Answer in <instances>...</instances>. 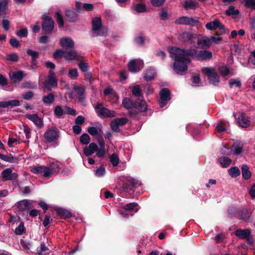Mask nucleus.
Returning <instances> with one entry per match:
<instances>
[{
	"label": "nucleus",
	"instance_id": "nucleus-45",
	"mask_svg": "<svg viewBox=\"0 0 255 255\" xmlns=\"http://www.w3.org/2000/svg\"><path fill=\"white\" fill-rule=\"evenodd\" d=\"M5 59L7 61L17 62L18 60V56L15 53L7 54L6 55Z\"/></svg>",
	"mask_w": 255,
	"mask_h": 255
},
{
	"label": "nucleus",
	"instance_id": "nucleus-5",
	"mask_svg": "<svg viewBox=\"0 0 255 255\" xmlns=\"http://www.w3.org/2000/svg\"><path fill=\"white\" fill-rule=\"evenodd\" d=\"M96 112L101 118H112L116 116V113L103 107L100 103H97L94 106Z\"/></svg>",
	"mask_w": 255,
	"mask_h": 255
},
{
	"label": "nucleus",
	"instance_id": "nucleus-10",
	"mask_svg": "<svg viewBox=\"0 0 255 255\" xmlns=\"http://www.w3.org/2000/svg\"><path fill=\"white\" fill-rule=\"evenodd\" d=\"M31 171L34 174H42L43 176L45 178H49L52 176L48 166H33Z\"/></svg>",
	"mask_w": 255,
	"mask_h": 255
},
{
	"label": "nucleus",
	"instance_id": "nucleus-58",
	"mask_svg": "<svg viewBox=\"0 0 255 255\" xmlns=\"http://www.w3.org/2000/svg\"><path fill=\"white\" fill-rule=\"evenodd\" d=\"M244 1L247 7L255 9V0H244Z\"/></svg>",
	"mask_w": 255,
	"mask_h": 255
},
{
	"label": "nucleus",
	"instance_id": "nucleus-13",
	"mask_svg": "<svg viewBox=\"0 0 255 255\" xmlns=\"http://www.w3.org/2000/svg\"><path fill=\"white\" fill-rule=\"evenodd\" d=\"M160 100L158 101L160 107H163L167 104V102L170 100V92L167 88L162 89L160 93Z\"/></svg>",
	"mask_w": 255,
	"mask_h": 255
},
{
	"label": "nucleus",
	"instance_id": "nucleus-14",
	"mask_svg": "<svg viewBox=\"0 0 255 255\" xmlns=\"http://www.w3.org/2000/svg\"><path fill=\"white\" fill-rule=\"evenodd\" d=\"M128 122V120L126 118H118L112 121L110 124L112 129L115 132H120L119 126H124Z\"/></svg>",
	"mask_w": 255,
	"mask_h": 255
},
{
	"label": "nucleus",
	"instance_id": "nucleus-32",
	"mask_svg": "<svg viewBox=\"0 0 255 255\" xmlns=\"http://www.w3.org/2000/svg\"><path fill=\"white\" fill-rule=\"evenodd\" d=\"M77 15L75 11L71 10H68L66 11V18L70 21H75L77 19Z\"/></svg>",
	"mask_w": 255,
	"mask_h": 255
},
{
	"label": "nucleus",
	"instance_id": "nucleus-51",
	"mask_svg": "<svg viewBox=\"0 0 255 255\" xmlns=\"http://www.w3.org/2000/svg\"><path fill=\"white\" fill-rule=\"evenodd\" d=\"M110 161L111 162L113 166H116L119 163V159L117 155L114 153L110 157Z\"/></svg>",
	"mask_w": 255,
	"mask_h": 255
},
{
	"label": "nucleus",
	"instance_id": "nucleus-22",
	"mask_svg": "<svg viewBox=\"0 0 255 255\" xmlns=\"http://www.w3.org/2000/svg\"><path fill=\"white\" fill-rule=\"evenodd\" d=\"M10 80L13 83L19 82L23 78V72L22 71H18L17 72H12L9 74Z\"/></svg>",
	"mask_w": 255,
	"mask_h": 255
},
{
	"label": "nucleus",
	"instance_id": "nucleus-31",
	"mask_svg": "<svg viewBox=\"0 0 255 255\" xmlns=\"http://www.w3.org/2000/svg\"><path fill=\"white\" fill-rule=\"evenodd\" d=\"M48 81L49 85L52 87H56L57 85V80L53 71L50 70L48 76Z\"/></svg>",
	"mask_w": 255,
	"mask_h": 255
},
{
	"label": "nucleus",
	"instance_id": "nucleus-27",
	"mask_svg": "<svg viewBox=\"0 0 255 255\" xmlns=\"http://www.w3.org/2000/svg\"><path fill=\"white\" fill-rule=\"evenodd\" d=\"M212 58V53L207 50H201L199 52L198 59L209 60Z\"/></svg>",
	"mask_w": 255,
	"mask_h": 255
},
{
	"label": "nucleus",
	"instance_id": "nucleus-17",
	"mask_svg": "<svg viewBox=\"0 0 255 255\" xmlns=\"http://www.w3.org/2000/svg\"><path fill=\"white\" fill-rule=\"evenodd\" d=\"M238 123L240 126L243 128H247L251 125V122L248 117L244 113H242L237 119Z\"/></svg>",
	"mask_w": 255,
	"mask_h": 255
},
{
	"label": "nucleus",
	"instance_id": "nucleus-8",
	"mask_svg": "<svg viewBox=\"0 0 255 255\" xmlns=\"http://www.w3.org/2000/svg\"><path fill=\"white\" fill-rule=\"evenodd\" d=\"M236 236L242 239H246L247 243L253 245L254 243V238L251 236V231L250 229H238L235 232Z\"/></svg>",
	"mask_w": 255,
	"mask_h": 255
},
{
	"label": "nucleus",
	"instance_id": "nucleus-53",
	"mask_svg": "<svg viewBox=\"0 0 255 255\" xmlns=\"http://www.w3.org/2000/svg\"><path fill=\"white\" fill-rule=\"evenodd\" d=\"M105 173V168L103 166H101L98 169H97L95 171V174L97 177H102Z\"/></svg>",
	"mask_w": 255,
	"mask_h": 255
},
{
	"label": "nucleus",
	"instance_id": "nucleus-1",
	"mask_svg": "<svg viewBox=\"0 0 255 255\" xmlns=\"http://www.w3.org/2000/svg\"><path fill=\"white\" fill-rule=\"evenodd\" d=\"M168 51L170 57L175 61L173 68L177 73L187 70V64L190 63L191 60L187 56L197 58L199 52L196 49L184 50L176 47H169Z\"/></svg>",
	"mask_w": 255,
	"mask_h": 255
},
{
	"label": "nucleus",
	"instance_id": "nucleus-63",
	"mask_svg": "<svg viewBox=\"0 0 255 255\" xmlns=\"http://www.w3.org/2000/svg\"><path fill=\"white\" fill-rule=\"evenodd\" d=\"M8 106L13 108L14 107H17L20 105V102L17 100H12L8 101Z\"/></svg>",
	"mask_w": 255,
	"mask_h": 255
},
{
	"label": "nucleus",
	"instance_id": "nucleus-60",
	"mask_svg": "<svg viewBox=\"0 0 255 255\" xmlns=\"http://www.w3.org/2000/svg\"><path fill=\"white\" fill-rule=\"evenodd\" d=\"M9 43L13 48H18L20 46L19 41L15 38H11Z\"/></svg>",
	"mask_w": 255,
	"mask_h": 255
},
{
	"label": "nucleus",
	"instance_id": "nucleus-3",
	"mask_svg": "<svg viewBox=\"0 0 255 255\" xmlns=\"http://www.w3.org/2000/svg\"><path fill=\"white\" fill-rule=\"evenodd\" d=\"M183 36L185 38H186L191 44H194L197 43L196 45H194L196 48H204L210 46L209 37H203L201 35L196 34H192L188 32L184 33Z\"/></svg>",
	"mask_w": 255,
	"mask_h": 255
},
{
	"label": "nucleus",
	"instance_id": "nucleus-11",
	"mask_svg": "<svg viewBox=\"0 0 255 255\" xmlns=\"http://www.w3.org/2000/svg\"><path fill=\"white\" fill-rule=\"evenodd\" d=\"M54 21L48 15L44 14L43 15V22L42 28L46 33L51 32L54 28Z\"/></svg>",
	"mask_w": 255,
	"mask_h": 255
},
{
	"label": "nucleus",
	"instance_id": "nucleus-6",
	"mask_svg": "<svg viewBox=\"0 0 255 255\" xmlns=\"http://www.w3.org/2000/svg\"><path fill=\"white\" fill-rule=\"evenodd\" d=\"M202 71L208 76L211 84L214 85L218 84L219 82V76L214 68L205 67L202 69Z\"/></svg>",
	"mask_w": 255,
	"mask_h": 255
},
{
	"label": "nucleus",
	"instance_id": "nucleus-12",
	"mask_svg": "<svg viewBox=\"0 0 255 255\" xmlns=\"http://www.w3.org/2000/svg\"><path fill=\"white\" fill-rule=\"evenodd\" d=\"M205 27L207 29L209 30H215L216 28H219L221 31V32H225L226 31L225 26L222 24L219 19L217 18L207 23L205 25Z\"/></svg>",
	"mask_w": 255,
	"mask_h": 255
},
{
	"label": "nucleus",
	"instance_id": "nucleus-20",
	"mask_svg": "<svg viewBox=\"0 0 255 255\" xmlns=\"http://www.w3.org/2000/svg\"><path fill=\"white\" fill-rule=\"evenodd\" d=\"M98 150V146L95 142L90 143L89 146H86L83 149L84 153L87 156L91 155L95 152H97Z\"/></svg>",
	"mask_w": 255,
	"mask_h": 255
},
{
	"label": "nucleus",
	"instance_id": "nucleus-23",
	"mask_svg": "<svg viewBox=\"0 0 255 255\" xmlns=\"http://www.w3.org/2000/svg\"><path fill=\"white\" fill-rule=\"evenodd\" d=\"M26 117L29 120L31 121L36 126L41 128L43 126V122L42 119L38 117L37 114H28Z\"/></svg>",
	"mask_w": 255,
	"mask_h": 255
},
{
	"label": "nucleus",
	"instance_id": "nucleus-19",
	"mask_svg": "<svg viewBox=\"0 0 255 255\" xmlns=\"http://www.w3.org/2000/svg\"><path fill=\"white\" fill-rule=\"evenodd\" d=\"M87 131L92 136H97L98 138H102L103 131L102 127L100 125L96 127H90L88 128Z\"/></svg>",
	"mask_w": 255,
	"mask_h": 255
},
{
	"label": "nucleus",
	"instance_id": "nucleus-39",
	"mask_svg": "<svg viewBox=\"0 0 255 255\" xmlns=\"http://www.w3.org/2000/svg\"><path fill=\"white\" fill-rule=\"evenodd\" d=\"M251 212L247 210H244L240 213V218L241 219L249 221L251 217Z\"/></svg>",
	"mask_w": 255,
	"mask_h": 255
},
{
	"label": "nucleus",
	"instance_id": "nucleus-34",
	"mask_svg": "<svg viewBox=\"0 0 255 255\" xmlns=\"http://www.w3.org/2000/svg\"><path fill=\"white\" fill-rule=\"evenodd\" d=\"M219 161L223 167H227L232 162V160L228 157L222 156L219 158Z\"/></svg>",
	"mask_w": 255,
	"mask_h": 255
},
{
	"label": "nucleus",
	"instance_id": "nucleus-56",
	"mask_svg": "<svg viewBox=\"0 0 255 255\" xmlns=\"http://www.w3.org/2000/svg\"><path fill=\"white\" fill-rule=\"evenodd\" d=\"M229 84L231 88L234 87H239L241 85V81L239 80L231 79L230 80Z\"/></svg>",
	"mask_w": 255,
	"mask_h": 255
},
{
	"label": "nucleus",
	"instance_id": "nucleus-15",
	"mask_svg": "<svg viewBox=\"0 0 255 255\" xmlns=\"http://www.w3.org/2000/svg\"><path fill=\"white\" fill-rule=\"evenodd\" d=\"M2 180L3 181L7 180H14L17 177V174L16 173H13L11 168H6L2 171L1 173Z\"/></svg>",
	"mask_w": 255,
	"mask_h": 255
},
{
	"label": "nucleus",
	"instance_id": "nucleus-43",
	"mask_svg": "<svg viewBox=\"0 0 255 255\" xmlns=\"http://www.w3.org/2000/svg\"><path fill=\"white\" fill-rule=\"evenodd\" d=\"M80 142L83 144H88L90 142V137L87 133L82 134L80 138Z\"/></svg>",
	"mask_w": 255,
	"mask_h": 255
},
{
	"label": "nucleus",
	"instance_id": "nucleus-49",
	"mask_svg": "<svg viewBox=\"0 0 255 255\" xmlns=\"http://www.w3.org/2000/svg\"><path fill=\"white\" fill-rule=\"evenodd\" d=\"M54 113L56 116L61 117L64 113V112L60 106H56L54 108Z\"/></svg>",
	"mask_w": 255,
	"mask_h": 255
},
{
	"label": "nucleus",
	"instance_id": "nucleus-29",
	"mask_svg": "<svg viewBox=\"0 0 255 255\" xmlns=\"http://www.w3.org/2000/svg\"><path fill=\"white\" fill-rule=\"evenodd\" d=\"M155 75V72L154 69L150 68L144 73V79L146 81H150L154 79Z\"/></svg>",
	"mask_w": 255,
	"mask_h": 255
},
{
	"label": "nucleus",
	"instance_id": "nucleus-4",
	"mask_svg": "<svg viewBox=\"0 0 255 255\" xmlns=\"http://www.w3.org/2000/svg\"><path fill=\"white\" fill-rule=\"evenodd\" d=\"M93 36H97L102 35L106 36L108 32L107 28L102 27L101 19L99 17H95L93 19Z\"/></svg>",
	"mask_w": 255,
	"mask_h": 255
},
{
	"label": "nucleus",
	"instance_id": "nucleus-9",
	"mask_svg": "<svg viewBox=\"0 0 255 255\" xmlns=\"http://www.w3.org/2000/svg\"><path fill=\"white\" fill-rule=\"evenodd\" d=\"M130 72L136 73L139 71L143 67V62L140 59L131 60L128 64Z\"/></svg>",
	"mask_w": 255,
	"mask_h": 255
},
{
	"label": "nucleus",
	"instance_id": "nucleus-40",
	"mask_svg": "<svg viewBox=\"0 0 255 255\" xmlns=\"http://www.w3.org/2000/svg\"><path fill=\"white\" fill-rule=\"evenodd\" d=\"M119 213L125 218L128 217L129 216H132L133 213H130L125 206L120 208Z\"/></svg>",
	"mask_w": 255,
	"mask_h": 255
},
{
	"label": "nucleus",
	"instance_id": "nucleus-30",
	"mask_svg": "<svg viewBox=\"0 0 255 255\" xmlns=\"http://www.w3.org/2000/svg\"><path fill=\"white\" fill-rule=\"evenodd\" d=\"M242 173L243 178L245 180L249 179L252 175L249 167L247 165H243L242 167Z\"/></svg>",
	"mask_w": 255,
	"mask_h": 255
},
{
	"label": "nucleus",
	"instance_id": "nucleus-57",
	"mask_svg": "<svg viewBox=\"0 0 255 255\" xmlns=\"http://www.w3.org/2000/svg\"><path fill=\"white\" fill-rule=\"evenodd\" d=\"M27 29L26 28H23L17 32L16 35L20 38L25 37L27 36Z\"/></svg>",
	"mask_w": 255,
	"mask_h": 255
},
{
	"label": "nucleus",
	"instance_id": "nucleus-44",
	"mask_svg": "<svg viewBox=\"0 0 255 255\" xmlns=\"http://www.w3.org/2000/svg\"><path fill=\"white\" fill-rule=\"evenodd\" d=\"M210 41V45L213 43L216 44H219L220 42L222 40V38L219 36L218 34H217L215 36H212L210 38H209Z\"/></svg>",
	"mask_w": 255,
	"mask_h": 255
},
{
	"label": "nucleus",
	"instance_id": "nucleus-38",
	"mask_svg": "<svg viewBox=\"0 0 255 255\" xmlns=\"http://www.w3.org/2000/svg\"><path fill=\"white\" fill-rule=\"evenodd\" d=\"M57 213L61 218H69L72 216L71 213L65 209H59Z\"/></svg>",
	"mask_w": 255,
	"mask_h": 255
},
{
	"label": "nucleus",
	"instance_id": "nucleus-28",
	"mask_svg": "<svg viewBox=\"0 0 255 255\" xmlns=\"http://www.w3.org/2000/svg\"><path fill=\"white\" fill-rule=\"evenodd\" d=\"M194 22V20L190 17L182 16L175 20V23L177 24H190Z\"/></svg>",
	"mask_w": 255,
	"mask_h": 255
},
{
	"label": "nucleus",
	"instance_id": "nucleus-18",
	"mask_svg": "<svg viewBox=\"0 0 255 255\" xmlns=\"http://www.w3.org/2000/svg\"><path fill=\"white\" fill-rule=\"evenodd\" d=\"M98 143L99 145V148H98V150L97 152H96V156L99 158H102L104 157L106 154V150L105 147V143L102 136V138H99Z\"/></svg>",
	"mask_w": 255,
	"mask_h": 255
},
{
	"label": "nucleus",
	"instance_id": "nucleus-33",
	"mask_svg": "<svg viewBox=\"0 0 255 255\" xmlns=\"http://www.w3.org/2000/svg\"><path fill=\"white\" fill-rule=\"evenodd\" d=\"M55 96L52 93H49L47 95L42 98V102L46 105H50L54 101Z\"/></svg>",
	"mask_w": 255,
	"mask_h": 255
},
{
	"label": "nucleus",
	"instance_id": "nucleus-42",
	"mask_svg": "<svg viewBox=\"0 0 255 255\" xmlns=\"http://www.w3.org/2000/svg\"><path fill=\"white\" fill-rule=\"evenodd\" d=\"M226 14L229 16L237 15L239 14V10L235 9L233 5L229 6V8L226 10Z\"/></svg>",
	"mask_w": 255,
	"mask_h": 255
},
{
	"label": "nucleus",
	"instance_id": "nucleus-50",
	"mask_svg": "<svg viewBox=\"0 0 255 255\" xmlns=\"http://www.w3.org/2000/svg\"><path fill=\"white\" fill-rule=\"evenodd\" d=\"M56 20H57V23L59 25V26L60 27H63L64 26V21L63 19V17H62V15H61L59 11H58L56 12Z\"/></svg>",
	"mask_w": 255,
	"mask_h": 255
},
{
	"label": "nucleus",
	"instance_id": "nucleus-25",
	"mask_svg": "<svg viewBox=\"0 0 255 255\" xmlns=\"http://www.w3.org/2000/svg\"><path fill=\"white\" fill-rule=\"evenodd\" d=\"M60 165L61 163L58 161L51 162L49 163L48 167L52 175L59 171L61 169Z\"/></svg>",
	"mask_w": 255,
	"mask_h": 255
},
{
	"label": "nucleus",
	"instance_id": "nucleus-46",
	"mask_svg": "<svg viewBox=\"0 0 255 255\" xmlns=\"http://www.w3.org/2000/svg\"><path fill=\"white\" fill-rule=\"evenodd\" d=\"M197 5V2L195 1H186L184 3V7L186 8L194 9Z\"/></svg>",
	"mask_w": 255,
	"mask_h": 255
},
{
	"label": "nucleus",
	"instance_id": "nucleus-2",
	"mask_svg": "<svg viewBox=\"0 0 255 255\" xmlns=\"http://www.w3.org/2000/svg\"><path fill=\"white\" fill-rule=\"evenodd\" d=\"M122 104L124 108L129 110L131 117L140 112H144L147 109V106L144 101L140 100L133 103L130 98H125L123 100Z\"/></svg>",
	"mask_w": 255,
	"mask_h": 255
},
{
	"label": "nucleus",
	"instance_id": "nucleus-36",
	"mask_svg": "<svg viewBox=\"0 0 255 255\" xmlns=\"http://www.w3.org/2000/svg\"><path fill=\"white\" fill-rule=\"evenodd\" d=\"M7 4L6 0L0 1V15H3L6 14Z\"/></svg>",
	"mask_w": 255,
	"mask_h": 255
},
{
	"label": "nucleus",
	"instance_id": "nucleus-54",
	"mask_svg": "<svg viewBox=\"0 0 255 255\" xmlns=\"http://www.w3.org/2000/svg\"><path fill=\"white\" fill-rule=\"evenodd\" d=\"M65 54V51H63L61 49H59L56 50L53 54V57L55 59H60L62 57H64Z\"/></svg>",
	"mask_w": 255,
	"mask_h": 255
},
{
	"label": "nucleus",
	"instance_id": "nucleus-41",
	"mask_svg": "<svg viewBox=\"0 0 255 255\" xmlns=\"http://www.w3.org/2000/svg\"><path fill=\"white\" fill-rule=\"evenodd\" d=\"M134 9L138 13L144 12L146 11V7L143 3H137L134 5Z\"/></svg>",
	"mask_w": 255,
	"mask_h": 255
},
{
	"label": "nucleus",
	"instance_id": "nucleus-21",
	"mask_svg": "<svg viewBox=\"0 0 255 255\" xmlns=\"http://www.w3.org/2000/svg\"><path fill=\"white\" fill-rule=\"evenodd\" d=\"M60 45L63 48L68 49L73 47L74 42L71 38L63 37L60 40Z\"/></svg>",
	"mask_w": 255,
	"mask_h": 255
},
{
	"label": "nucleus",
	"instance_id": "nucleus-59",
	"mask_svg": "<svg viewBox=\"0 0 255 255\" xmlns=\"http://www.w3.org/2000/svg\"><path fill=\"white\" fill-rule=\"evenodd\" d=\"M20 143V142L17 138H13L9 137L8 140V145L9 147L13 146L14 144H18Z\"/></svg>",
	"mask_w": 255,
	"mask_h": 255
},
{
	"label": "nucleus",
	"instance_id": "nucleus-52",
	"mask_svg": "<svg viewBox=\"0 0 255 255\" xmlns=\"http://www.w3.org/2000/svg\"><path fill=\"white\" fill-rule=\"evenodd\" d=\"M227 127V123L224 122H221L218 124L216 127V129L219 132H223L226 130Z\"/></svg>",
	"mask_w": 255,
	"mask_h": 255
},
{
	"label": "nucleus",
	"instance_id": "nucleus-62",
	"mask_svg": "<svg viewBox=\"0 0 255 255\" xmlns=\"http://www.w3.org/2000/svg\"><path fill=\"white\" fill-rule=\"evenodd\" d=\"M34 93L32 91H28L22 95V97L24 100H29L33 98Z\"/></svg>",
	"mask_w": 255,
	"mask_h": 255
},
{
	"label": "nucleus",
	"instance_id": "nucleus-37",
	"mask_svg": "<svg viewBox=\"0 0 255 255\" xmlns=\"http://www.w3.org/2000/svg\"><path fill=\"white\" fill-rule=\"evenodd\" d=\"M229 174L232 177H236L240 175V170L239 168L237 167H233L229 169Z\"/></svg>",
	"mask_w": 255,
	"mask_h": 255
},
{
	"label": "nucleus",
	"instance_id": "nucleus-26",
	"mask_svg": "<svg viewBox=\"0 0 255 255\" xmlns=\"http://www.w3.org/2000/svg\"><path fill=\"white\" fill-rule=\"evenodd\" d=\"M30 206V203L28 200L25 199L19 201L17 203V208L19 211H23L28 209Z\"/></svg>",
	"mask_w": 255,
	"mask_h": 255
},
{
	"label": "nucleus",
	"instance_id": "nucleus-61",
	"mask_svg": "<svg viewBox=\"0 0 255 255\" xmlns=\"http://www.w3.org/2000/svg\"><path fill=\"white\" fill-rule=\"evenodd\" d=\"M27 53L28 55L30 56L32 59H37L39 56L38 52L31 49H28L27 50Z\"/></svg>",
	"mask_w": 255,
	"mask_h": 255
},
{
	"label": "nucleus",
	"instance_id": "nucleus-55",
	"mask_svg": "<svg viewBox=\"0 0 255 255\" xmlns=\"http://www.w3.org/2000/svg\"><path fill=\"white\" fill-rule=\"evenodd\" d=\"M132 94L136 97H140L141 96V91L139 85L134 86L132 90Z\"/></svg>",
	"mask_w": 255,
	"mask_h": 255
},
{
	"label": "nucleus",
	"instance_id": "nucleus-64",
	"mask_svg": "<svg viewBox=\"0 0 255 255\" xmlns=\"http://www.w3.org/2000/svg\"><path fill=\"white\" fill-rule=\"evenodd\" d=\"M64 109L65 110L66 114L71 115H74V116L76 115V111L70 108L69 107L65 106Z\"/></svg>",
	"mask_w": 255,
	"mask_h": 255
},
{
	"label": "nucleus",
	"instance_id": "nucleus-16",
	"mask_svg": "<svg viewBox=\"0 0 255 255\" xmlns=\"http://www.w3.org/2000/svg\"><path fill=\"white\" fill-rule=\"evenodd\" d=\"M64 57L68 61L74 60L80 61L83 58V57L78 54L77 52L75 50L65 51Z\"/></svg>",
	"mask_w": 255,
	"mask_h": 255
},
{
	"label": "nucleus",
	"instance_id": "nucleus-7",
	"mask_svg": "<svg viewBox=\"0 0 255 255\" xmlns=\"http://www.w3.org/2000/svg\"><path fill=\"white\" fill-rule=\"evenodd\" d=\"M59 133V130L57 128L52 127L46 130L44 134V138L48 142H54L58 139Z\"/></svg>",
	"mask_w": 255,
	"mask_h": 255
},
{
	"label": "nucleus",
	"instance_id": "nucleus-35",
	"mask_svg": "<svg viewBox=\"0 0 255 255\" xmlns=\"http://www.w3.org/2000/svg\"><path fill=\"white\" fill-rule=\"evenodd\" d=\"M126 208L127 209L128 211L130 213H135L137 212L138 209H137V204L136 203H131L129 204H127L125 205H124Z\"/></svg>",
	"mask_w": 255,
	"mask_h": 255
},
{
	"label": "nucleus",
	"instance_id": "nucleus-47",
	"mask_svg": "<svg viewBox=\"0 0 255 255\" xmlns=\"http://www.w3.org/2000/svg\"><path fill=\"white\" fill-rule=\"evenodd\" d=\"M219 70L221 75L224 77L227 76L230 73V69L226 66L219 67Z\"/></svg>",
	"mask_w": 255,
	"mask_h": 255
},
{
	"label": "nucleus",
	"instance_id": "nucleus-48",
	"mask_svg": "<svg viewBox=\"0 0 255 255\" xmlns=\"http://www.w3.org/2000/svg\"><path fill=\"white\" fill-rule=\"evenodd\" d=\"M25 230V229L24 227V223L23 222H21L19 226L15 228V233L16 235H20L22 234L24 232Z\"/></svg>",
	"mask_w": 255,
	"mask_h": 255
},
{
	"label": "nucleus",
	"instance_id": "nucleus-24",
	"mask_svg": "<svg viewBox=\"0 0 255 255\" xmlns=\"http://www.w3.org/2000/svg\"><path fill=\"white\" fill-rule=\"evenodd\" d=\"M73 88L79 96V101L81 103L84 102L85 97V91L84 87L83 86H75Z\"/></svg>",
	"mask_w": 255,
	"mask_h": 255
}]
</instances>
